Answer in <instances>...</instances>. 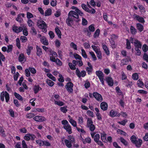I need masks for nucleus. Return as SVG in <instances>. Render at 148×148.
I'll return each instance as SVG.
<instances>
[{"instance_id": "51", "label": "nucleus", "mask_w": 148, "mask_h": 148, "mask_svg": "<svg viewBox=\"0 0 148 148\" xmlns=\"http://www.w3.org/2000/svg\"><path fill=\"white\" fill-rule=\"evenodd\" d=\"M46 82L47 84L50 86H52L54 84L53 82L49 79H47Z\"/></svg>"}, {"instance_id": "46", "label": "nucleus", "mask_w": 148, "mask_h": 148, "mask_svg": "<svg viewBox=\"0 0 148 148\" xmlns=\"http://www.w3.org/2000/svg\"><path fill=\"white\" fill-rule=\"evenodd\" d=\"M117 132L118 134L123 135L124 136H126L127 135V133L126 132L120 129L118 130Z\"/></svg>"}, {"instance_id": "30", "label": "nucleus", "mask_w": 148, "mask_h": 148, "mask_svg": "<svg viewBox=\"0 0 148 148\" xmlns=\"http://www.w3.org/2000/svg\"><path fill=\"white\" fill-rule=\"evenodd\" d=\"M69 121L73 127H76H76H77V123L76 121L73 119L72 118L69 119Z\"/></svg>"}, {"instance_id": "31", "label": "nucleus", "mask_w": 148, "mask_h": 148, "mask_svg": "<svg viewBox=\"0 0 148 148\" xmlns=\"http://www.w3.org/2000/svg\"><path fill=\"white\" fill-rule=\"evenodd\" d=\"M36 48L37 51V54L38 56H40L42 54L41 49L38 46H36Z\"/></svg>"}, {"instance_id": "6", "label": "nucleus", "mask_w": 148, "mask_h": 148, "mask_svg": "<svg viewBox=\"0 0 148 148\" xmlns=\"http://www.w3.org/2000/svg\"><path fill=\"white\" fill-rule=\"evenodd\" d=\"M73 84L71 82H68L65 86L67 90L69 93L73 92Z\"/></svg>"}, {"instance_id": "37", "label": "nucleus", "mask_w": 148, "mask_h": 148, "mask_svg": "<svg viewBox=\"0 0 148 148\" xmlns=\"http://www.w3.org/2000/svg\"><path fill=\"white\" fill-rule=\"evenodd\" d=\"M54 103L60 106H62L64 104V103L60 101H56L54 100Z\"/></svg>"}, {"instance_id": "21", "label": "nucleus", "mask_w": 148, "mask_h": 148, "mask_svg": "<svg viewBox=\"0 0 148 148\" xmlns=\"http://www.w3.org/2000/svg\"><path fill=\"white\" fill-rule=\"evenodd\" d=\"M108 104L107 103L105 102H102L100 104V107L101 109L103 110H106L107 109Z\"/></svg>"}, {"instance_id": "2", "label": "nucleus", "mask_w": 148, "mask_h": 148, "mask_svg": "<svg viewBox=\"0 0 148 148\" xmlns=\"http://www.w3.org/2000/svg\"><path fill=\"white\" fill-rule=\"evenodd\" d=\"M96 74L98 76L102 84L104 85V75L103 73L100 71H96Z\"/></svg>"}, {"instance_id": "19", "label": "nucleus", "mask_w": 148, "mask_h": 148, "mask_svg": "<svg viewBox=\"0 0 148 148\" xmlns=\"http://www.w3.org/2000/svg\"><path fill=\"white\" fill-rule=\"evenodd\" d=\"M106 79L109 86H113V79L112 78L108 77L106 78Z\"/></svg>"}, {"instance_id": "38", "label": "nucleus", "mask_w": 148, "mask_h": 148, "mask_svg": "<svg viewBox=\"0 0 148 148\" xmlns=\"http://www.w3.org/2000/svg\"><path fill=\"white\" fill-rule=\"evenodd\" d=\"M84 31L87 36H88L89 37H90L91 33L88 29L87 28L84 29Z\"/></svg>"}, {"instance_id": "34", "label": "nucleus", "mask_w": 148, "mask_h": 148, "mask_svg": "<svg viewBox=\"0 0 148 148\" xmlns=\"http://www.w3.org/2000/svg\"><path fill=\"white\" fill-rule=\"evenodd\" d=\"M119 140L125 145L127 146L128 145L127 142L123 138L120 137L119 138Z\"/></svg>"}, {"instance_id": "12", "label": "nucleus", "mask_w": 148, "mask_h": 148, "mask_svg": "<svg viewBox=\"0 0 148 148\" xmlns=\"http://www.w3.org/2000/svg\"><path fill=\"white\" fill-rule=\"evenodd\" d=\"M33 119L35 121L39 122H42L46 121V119L43 116H36L34 117Z\"/></svg>"}, {"instance_id": "17", "label": "nucleus", "mask_w": 148, "mask_h": 148, "mask_svg": "<svg viewBox=\"0 0 148 148\" xmlns=\"http://www.w3.org/2000/svg\"><path fill=\"white\" fill-rule=\"evenodd\" d=\"M110 115L112 117H114L115 116H119L120 115V114L117 113L116 111L114 110H112L110 112Z\"/></svg>"}, {"instance_id": "58", "label": "nucleus", "mask_w": 148, "mask_h": 148, "mask_svg": "<svg viewBox=\"0 0 148 148\" xmlns=\"http://www.w3.org/2000/svg\"><path fill=\"white\" fill-rule=\"evenodd\" d=\"M67 106H64L63 107H61L60 108V110L64 113H66L67 111V110L66 109Z\"/></svg>"}, {"instance_id": "10", "label": "nucleus", "mask_w": 148, "mask_h": 148, "mask_svg": "<svg viewBox=\"0 0 148 148\" xmlns=\"http://www.w3.org/2000/svg\"><path fill=\"white\" fill-rule=\"evenodd\" d=\"M90 134L92 137L93 138L94 141L96 142L99 140L100 138V135L98 134H96L95 132H91Z\"/></svg>"}, {"instance_id": "53", "label": "nucleus", "mask_w": 148, "mask_h": 148, "mask_svg": "<svg viewBox=\"0 0 148 148\" xmlns=\"http://www.w3.org/2000/svg\"><path fill=\"white\" fill-rule=\"evenodd\" d=\"M29 68L26 69H25V75L27 77H29L30 76V73Z\"/></svg>"}, {"instance_id": "25", "label": "nucleus", "mask_w": 148, "mask_h": 148, "mask_svg": "<svg viewBox=\"0 0 148 148\" xmlns=\"http://www.w3.org/2000/svg\"><path fill=\"white\" fill-rule=\"evenodd\" d=\"M101 139L104 142H106L107 140L106 139V134L104 132L101 133Z\"/></svg>"}, {"instance_id": "29", "label": "nucleus", "mask_w": 148, "mask_h": 148, "mask_svg": "<svg viewBox=\"0 0 148 148\" xmlns=\"http://www.w3.org/2000/svg\"><path fill=\"white\" fill-rule=\"evenodd\" d=\"M142 143V140L138 139V140H137L134 143L135 144L137 147H139L141 145Z\"/></svg>"}, {"instance_id": "59", "label": "nucleus", "mask_w": 148, "mask_h": 148, "mask_svg": "<svg viewBox=\"0 0 148 148\" xmlns=\"http://www.w3.org/2000/svg\"><path fill=\"white\" fill-rule=\"evenodd\" d=\"M89 54L92 56L93 60L95 61L97 60V58L94 53L92 51L89 52Z\"/></svg>"}, {"instance_id": "24", "label": "nucleus", "mask_w": 148, "mask_h": 148, "mask_svg": "<svg viewBox=\"0 0 148 148\" xmlns=\"http://www.w3.org/2000/svg\"><path fill=\"white\" fill-rule=\"evenodd\" d=\"M64 142L66 146L68 148H71L72 146V143L73 142H71L67 139H65L64 140Z\"/></svg>"}, {"instance_id": "13", "label": "nucleus", "mask_w": 148, "mask_h": 148, "mask_svg": "<svg viewBox=\"0 0 148 148\" xmlns=\"http://www.w3.org/2000/svg\"><path fill=\"white\" fill-rule=\"evenodd\" d=\"M133 17L134 19H136L139 22L142 23H144L145 22V21L143 17H140L136 14H134L133 15Z\"/></svg>"}, {"instance_id": "50", "label": "nucleus", "mask_w": 148, "mask_h": 148, "mask_svg": "<svg viewBox=\"0 0 148 148\" xmlns=\"http://www.w3.org/2000/svg\"><path fill=\"white\" fill-rule=\"evenodd\" d=\"M47 75L50 79L53 81H56V78L53 76L51 74L47 73Z\"/></svg>"}, {"instance_id": "56", "label": "nucleus", "mask_w": 148, "mask_h": 148, "mask_svg": "<svg viewBox=\"0 0 148 148\" xmlns=\"http://www.w3.org/2000/svg\"><path fill=\"white\" fill-rule=\"evenodd\" d=\"M43 141H42V140H36V143L40 146H42L44 145Z\"/></svg>"}, {"instance_id": "16", "label": "nucleus", "mask_w": 148, "mask_h": 148, "mask_svg": "<svg viewBox=\"0 0 148 148\" xmlns=\"http://www.w3.org/2000/svg\"><path fill=\"white\" fill-rule=\"evenodd\" d=\"M63 128L69 134H70L72 133L71 127V126L69 124L66 125H64Z\"/></svg>"}, {"instance_id": "48", "label": "nucleus", "mask_w": 148, "mask_h": 148, "mask_svg": "<svg viewBox=\"0 0 148 148\" xmlns=\"http://www.w3.org/2000/svg\"><path fill=\"white\" fill-rule=\"evenodd\" d=\"M0 134L3 137L5 136V131L2 127L0 125Z\"/></svg>"}, {"instance_id": "27", "label": "nucleus", "mask_w": 148, "mask_h": 148, "mask_svg": "<svg viewBox=\"0 0 148 148\" xmlns=\"http://www.w3.org/2000/svg\"><path fill=\"white\" fill-rule=\"evenodd\" d=\"M41 89V88L38 85H35L34 88V90L35 94L37 93Z\"/></svg>"}, {"instance_id": "52", "label": "nucleus", "mask_w": 148, "mask_h": 148, "mask_svg": "<svg viewBox=\"0 0 148 148\" xmlns=\"http://www.w3.org/2000/svg\"><path fill=\"white\" fill-rule=\"evenodd\" d=\"M93 122L92 119L90 118L87 119V122L86 126L93 124Z\"/></svg>"}, {"instance_id": "26", "label": "nucleus", "mask_w": 148, "mask_h": 148, "mask_svg": "<svg viewBox=\"0 0 148 148\" xmlns=\"http://www.w3.org/2000/svg\"><path fill=\"white\" fill-rule=\"evenodd\" d=\"M136 27L137 29L140 32L143 30L144 27L140 23H137Z\"/></svg>"}, {"instance_id": "22", "label": "nucleus", "mask_w": 148, "mask_h": 148, "mask_svg": "<svg viewBox=\"0 0 148 148\" xmlns=\"http://www.w3.org/2000/svg\"><path fill=\"white\" fill-rule=\"evenodd\" d=\"M40 41L42 43L45 45H48V40L45 36H42L40 38Z\"/></svg>"}, {"instance_id": "63", "label": "nucleus", "mask_w": 148, "mask_h": 148, "mask_svg": "<svg viewBox=\"0 0 148 148\" xmlns=\"http://www.w3.org/2000/svg\"><path fill=\"white\" fill-rule=\"evenodd\" d=\"M13 49V46L12 45H10L8 46V49L7 51L8 53L12 51Z\"/></svg>"}, {"instance_id": "55", "label": "nucleus", "mask_w": 148, "mask_h": 148, "mask_svg": "<svg viewBox=\"0 0 148 148\" xmlns=\"http://www.w3.org/2000/svg\"><path fill=\"white\" fill-rule=\"evenodd\" d=\"M51 9H47L45 12V16H47L51 15Z\"/></svg>"}, {"instance_id": "7", "label": "nucleus", "mask_w": 148, "mask_h": 148, "mask_svg": "<svg viewBox=\"0 0 148 148\" xmlns=\"http://www.w3.org/2000/svg\"><path fill=\"white\" fill-rule=\"evenodd\" d=\"M93 96L95 99L97 101L101 102L103 99L101 95L97 92H94L93 93Z\"/></svg>"}, {"instance_id": "54", "label": "nucleus", "mask_w": 148, "mask_h": 148, "mask_svg": "<svg viewBox=\"0 0 148 148\" xmlns=\"http://www.w3.org/2000/svg\"><path fill=\"white\" fill-rule=\"evenodd\" d=\"M82 55V56L84 58H87V56L86 54L85 51L83 49H81Z\"/></svg>"}, {"instance_id": "18", "label": "nucleus", "mask_w": 148, "mask_h": 148, "mask_svg": "<svg viewBox=\"0 0 148 148\" xmlns=\"http://www.w3.org/2000/svg\"><path fill=\"white\" fill-rule=\"evenodd\" d=\"M24 17L25 14H20L17 15V17L16 18V20L18 22L21 23L23 21V19L21 17Z\"/></svg>"}, {"instance_id": "43", "label": "nucleus", "mask_w": 148, "mask_h": 148, "mask_svg": "<svg viewBox=\"0 0 148 148\" xmlns=\"http://www.w3.org/2000/svg\"><path fill=\"white\" fill-rule=\"evenodd\" d=\"M130 30L132 34H135L136 33V29L133 26H131L130 28Z\"/></svg>"}, {"instance_id": "36", "label": "nucleus", "mask_w": 148, "mask_h": 148, "mask_svg": "<svg viewBox=\"0 0 148 148\" xmlns=\"http://www.w3.org/2000/svg\"><path fill=\"white\" fill-rule=\"evenodd\" d=\"M81 6L82 8L85 11L88 12H90V10L87 8L86 5L84 4H82L81 5Z\"/></svg>"}, {"instance_id": "20", "label": "nucleus", "mask_w": 148, "mask_h": 148, "mask_svg": "<svg viewBox=\"0 0 148 148\" xmlns=\"http://www.w3.org/2000/svg\"><path fill=\"white\" fill-rule=\"evenodd\" d=\"M66 22L68 26H71V25L73 23V18L68 16V18L66 19Z\"/></svg>"}, {"instance_id": "44", "label": "nucleus", "mask_w": 148, "mask_h": 148, "mask_svg": "<svg viewBox=\"0 0 148 148\" xmlns=\"http://www.w3.org/2000/svg\"><path fill=\"white\" fill-rule=\"evenodd\" d=\"M87 127L89 128L90 130L92 132H93L95 129V127L94 125L92 124L87 126Z\"/></svg>"}, {"instance_id": "62", "label": "nucleus", "mask_w": 148, "mask_h": 148, "mask_svg": "<svg viewBox=\"0 0 148 148\" xmlns=\"http://www.w3.org/2000/svg\"><path fill=\"white\" fill-rule=\"evenodd\" d=\"M34 115V113H29L26 115V117L27 118L31 119L33 118Z\"/></svg>"}, {"instance_id": "3", "label": "nucleus", "mask_w": 148, "mask_h": 148, "mask_svg": "<svg viewBox=\"0 0 148 148\" xmlns=\"http://www.w3.org/2000/svg\"><path fill=\"white\" fill-rule=\"evenodd\" d=\"M4 97H5L6 101L8 102L9 100L10 97L9 94L6 91H3L1 93V99L3 101L4 100Z\"/></svg>"}, {"instance_id": "15", "label": "nucleus", "mask_w": 148, "mask_h": 148, "mask_svg": "<svg viewBox=\"0 0 148 148\" xmlns=\"http://www.w3.org/2000/svg\"><path fill=\"white\" fill-rule=\"evenodd\" d=\"M18 60V61L21 63H24L26 61V58L23 53H21L19 55Z\"/></svg>"}, {"instance_id": "49", "label": "nucleus", "mask_w": 148, "mask_h": 148, "mask_svg": "<svg viewBox=\"0 0 148 148\" xmlns=\"http://www.w3.org/2000/svg\"><path fill=\"white\" fill-rule=\"evenodd\" d=\"M29 70L30 72L34 74H35L36 73V69L33 67H29Z\"/></svg>"}, {"instance_id": "35", "label": "nucleus", "mask_w": 148, "mask_h": 148, "mask_svg": "<svg viewBox=\"0 0 148 148\" xmlns=\"http://www.w3.org/2000/svg\"><path fill=\"white\" fill-rule=\"evenodd\" d=\"M14 94L15 97L18 100L21 101H22L23 100V97L19 94L15 92Z\"/></svg>"}, {"instance_id": "8", "label": "nucleus", "mask_w": 148, "mask_h": 148, "mask_svg": "<svg viewBox=\"0 0 148 148\" xmlns=\"http://www.w3.org/2000/svg\"><path fill=\"white\" fill-rule=\"evenodd\" d=\"M75 73L77 75L79 78L81 77H84L86 75V72L85 71H82L80 72L78 68H77Z\"/></svg>"}, {"instance_id": "60", "label": "nucleus", "mask_w": 148, "mask_h": 148, "mask_svg": "<svg viewBox=\"0 0 148 148\" xmlns=\"http://www.w3.org/2000/svg\"><path fill=\"white\" fill-rule=\"evenodd\" d=\"M71 47L73 48L75 50H77V45L74 42H71L70 44Z\"/></svg>"}, {"instance_id": "64", "label": "nucleus", "mask_w": 148, "mask_h": 148, "mask_svg": "<svg viewBox=\"0 0 148 148\" xmlns=\"http://www.w3.org/2000/svg\"><path fill=\"white\" fill-rule=\"evenodd\" d=\"M21 41L23 42H25L27 40V37L24 36H21L20 37Z\"/></svg>"}, {"instance_id": "14", "label": "nucleus", "mask_w": 148, "mask_h": 148, "mask_svg": "<svg viewBox=\"0 0 148 148\" xmlns=\"http://www.w3.org/2000/svg\"><path fill=\"white\" fill-rule=\"evenodd\" d=\"M80 137L81 140L82 141L84 144H86V143L88 144L91 143V140L90 137H87L85 139H84L81 135H80Z\"/></svg>"}, {"instance_id": "9", "label": "nucleus", "mask_w": 148, "mask_h": 148, "mask_svg": "<svg viewBox=\"0 0 148 148\" xmlns=\"http://www.w3.org/2000/svg\"><path fill=\"white\" fill-rule=\"evenodd\" d=\"M78 14L75 11H71L68 14V16L71 17L78 18H79Z\"/></svg>"}, {"instance_id": "1", "label": "nucleus", "mask_w": 148, "mask_h": 148, "mask_svg": "<svg viewBox=\"0 0 148 148\" xmlns=\"http://www.w3.org/2000/svg\"><path fill=\"white\" fill-rule=\"evenodd\" d=\"M37 25L39 28L42 29L43 32H46L47 31V25L44 21L41 20H38L37 22Z\"/></svg>"}, {"instance_id": "41", "label": "nucleus", "mask_w": 148, "mask_h": 148, "mask_svg": "<svg viewBox=\"0 0 148 148\" xmlns=\"http://www.w3.org/2000/svg\"><path fill=\"white\" fill-rule=\"evenodd\" d=\"M137 84L138 86L140 87L143 88V87L144 86L143 83L140 79L137 81Z\"/></svg>"}, {"instance_id": "57", "label": "nucleus", "mask_w": 148, "mask_h": 148, "mask_svg": "<svg viewBox=\"0 0 148 148\" xmlns=\"http://www.w3.org/2000/svg\"><path fill=\"white\" fill-rule=\"evenodd\" d=\"M88 29L90 32H94L95 30V28L93 24L90 25L88 27Z\"/></svg>"}, {"instance_id": "5", "label": "nucleus", "mask_w": 148, "mask_h": 148, "mask_svg": "<svg viewBox=\"0 0 148 148\" xmlns=\"http://www.w3.org/2000/svg\"><path fill=\"white\" fill-rule=\"evenodd\" d=\"M130 42L133 44L136 48H141V44L140 42L137 40L132 38H130Z\"/></svg>"}, {"instance_id": "40", "label": "nucleus", "mask_w": 148, "mask_h": 148, "mask_svg": "<svg viewBox=\"0 0 148 148\" xmlns=\"http://www.w3.org/2000/svg\"><path fill=\"white\" fill-rule=\"evenodd\" d=\"M128 61L127 59L124 58L121 60V64L122 65L127 64H128Z\"/></svg>"}, {"instance_id": "23", "label": "nucleus", "mask_w": 148, "mask_h": 148, "mask_svg": "<svg viewBox=\"0 0 148 148\" xmlns=\"http://www.w3.org/2000/svg\"><path fill=\"white\" fill-rule=\"evenodd\" d=\"M71 9L73 10H75V11L78 13L79 15L81 16H83L84 15V14L83 13L76 7L73 6L71 7Z\"/></svg>"}, {"instance_id": "61", "label": "nucleus", "mask_w": 148, "mask_h": 148, "mask_svg": "<svg viewBox=\"0 0 148 148\" xmlns=\"http://www.w3.org/2000/svg\"><path fill=\"white\" fill-rule=\"evenodd\" d=\"M142 49L144 52H146L148 50V46L146 44L144 45L142 47Z\"/></svg>"}, {"instance_id": "11", "label": "nucleus", "mask_w": 148, "mask_h": 148, "mask_svg": "<svg viewBox=\"0 0 148 148\" xmlns=\"http://www.w3.org/2000/svg\"><path fill=\"white\" fill-rule=\"evenodd\" d=\"M35 138V136L33 134H27L24 136V138L26 140H34Z\"/></svg>"}, {"instance_id": "45", "label": "nucleus", "mask_w": 148, "mask_h": 148, "mask_svg": "<svg viewBox=\"0 0 148 148\" xmlns=\"http://www.w3.org/2000/svg\"><path fill=\"white\" fill-rule=\"evenodd\" d=\"M67 140H69L70 141L73 143L74 142L75 140V139L71 135L68 136Z\"/></svg>"}, {"instance_id": "42", "label": "nucleus", "mask_w": 148, "mask_h": 148, "mask_svg": "<svg viewBox=\"0 0 148 148\" xmlns=\"http://www.w3.org/2000/svg\"><path fill=\"white\" fill-rule=\"evenodd\" d=\"M33 47L30 46H28L27 49V53L28 55H29L31 53V51Z\"/></svg>"}, {"instance_id": "39", "label": "nucleus", "mask_w": 148, "mask_h": 148, "mask_svg": "<svg viewBox=\"0 0 148 148\" xmlns=\"http://www.w3.org/2000/svg\"><path fill=\"white\" fill-rule=\"evenodd\" d=\"M100 31L99 29H98L96 30L93 36L94 38H96L99 37L100 34Z\"/></svg>"}, {"instance_id": "4", "label": "nucleus", "mask_w": 148, "mask_h": 148, "mask_svg": "<svg viewBox=\"0 0 148 148\" xmlns=\"http://www.w3.org/2000/svg\"><path fill=\"white\" fill-rule=\"evenodd\" d=\"M23 25H21L20 27H18L15 25H14L12 27V29L14 32L16 33H18L23 30Z\"/></svg>"}, {"instance_id": "32", "label": "nucleus", "mask_w": 148, "mask_h": 148, "mask_svg": "<svg viewBox=\"0 0 148 148\" xmlns=\"http://www.w3.org/2000/svg\"><path fill=\"white\" fill-rule=\"evenodd\" d=\"M103 48L106 54L108 55L110 54V52L106 45H103Z\"/></svg>"}, {"instance_id": "33", "label": "nucleus", "mask_w": 148, "mask_h": 148, "mask_svg": "<svg viewBox=\"0 0 148 148\" xmlns=\"http://www.w3.org/2000/svg\"><path fill=\"white\" fill-rule=\"evenodd\" d=\"M115 89L117 93L119 95L121 96L122 97L123 96V93L121 92V90L120 89L119 87L118 86L116 87V88Z\"/></svg>"}, {"instance_id": "47", "label": "nucleus", "mask_w": 148, "mask_h": 148, "mask_svg": "<svg viewBox=\"0 0 148 148\" xmlns=\"http://www.w3.org/2000/svg\"><path fill=\"white\" fill-rule=\"evenodd\" d=\"M27 23L28 25L30 27H33L34 25L33 22L30 19H28V20Z\"/></svg>"}, {"instance_id": "28", "label": "nucleus", "mask_w": 148, "mask_h": 148, "mask_svg": "<svg viewBox=\"0 0 148 148\" xmlns=\"http://www.w3.org/2000/svg\"><path fill=\"white\" fill-rule=\"evenodd\" d=\"M55 31L58 36L59 38H61V31L58 27H56L55 28Z\"/></svg>"}]
</instances>
